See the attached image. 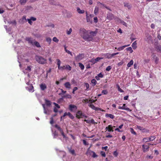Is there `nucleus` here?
I'll list each match as a JSON object with an SVG mask.
<instances>
[{
	"instance_id": "f257e3e1",
	"label": "nucleus",
	"mask_w": 161,
	"mask_h": 161,
	"mask_svg": "<svg viewBox=\"0 0 161 161\" xmlns=\"http://www.w3.org/2000/svg\"><path fill=\"white\" fill-rule=\"evenodd\" d=\"M88 32L84 28H81L80 29V36L85 39L88 38Z\"/></svg>"
},
{
	"instance_id": "f03ea898",
	"label": "nucleus",
	"mask_w": 161,
	"mask_h": 161,
	"mask_svg": "<svg viewBox=\"0 0 161 161\" xmlns=\"http://www.w3.org/2000/svg\"><path fill=\"white\" fill-rule=\"evenodd\" d=\"M35 59L36 61L40 64H44L46 62V60L42 56L36 55Z\"/></svg>"
},
{
	"instance_id": "7ed1b4c3",
	"label": "nucleus",
	"mask_w": 161,
	"mask_h": 161,
	"mask_svg": "<svg viewBox=\"0 0 161 161\" xmlns=\"http://www.w3.org/2000/svg\"><path fill=\"white\" fill-rule=\"evenodd\" d=\"M76 117L78 119L82 118L83 117L87 118V116L85 114L82 113V111L81 110L78 111L76 114Z\"/></svg>"
},
{
	"instance_id": "20e7f679",
	"label": "nucleus",
	"mask_w": 161,
	"mask_h": 161,
	"mask_svg": "<svg viewBox=\"0 0 161 161\" xmlns=\"http://www.w3.org/2000/svg\"><path fill=\"white\" fill-rule=\"evenodd\" d=\"M96 34L97 32L95 31L90 32L89 33H88L87 35L88 37V38L87 39H89V40L92 39L93 37L96 36Z\"/></svg>"
},
{
	"instance_id": "39448f33",
	"label": "nucleus",
	"mask_w": 161,
	"mask_h": 161,
	"mask_svg": "<svg viewBox=\"0 0 161 161\" xmlns=\"http://www.w3.org/2000/svg\"><path fill=\"white\" fill-rule=\"evenodd\" d=\"M149 145H153V144H148V145H142V151L144 153H145L147 152L149 150Z\"/></svg>"
},
{
	"instance_id": "423d86ee",
	"label": "nucleus",
	"mask_w": 161,
	"mask_h": 161,
	"mask_svg": "<svg viewBox=\"0 0 161 161\" xmlns=\"http://www.w3.org/2000/svg\"><path fill=\"white\" fill-rule=\"evenodd\" d=\"M55 127L60 132L61 134V135L63 136V137L65 138L66 136L63 131V129H61L59 125L57 124L55 125Z\"/></svg>"
},
{
	"instance_id": "0eeeda50",
	"label": "nucleus",
	"mask_w": 161,
	"mask_h": 161,
	"mask_svg": "<svg viewBox=\"0 0 161 161\" xmlns=\"http://www.w3.org/2000/svg\"><path fill=\"white\" fill-rule=\"evenodd\" d=\"M84 57V54H80L75 57V59L76 61L78 62L82 60Z\"/></svg>"
},
{
	"instance_id": "6e6552de",
	"label": "nucleus",
	"mask_w": 161,
	"mask_h": 161,
	"mask_svg": "<svg viewBox=\"0 0 161 161\" xmlns=\"http://www.w3.org/2000/svg\"><path fill=\"white\" fill-rule=\"evenodd\" d=\"M123 106H119L118 107L119 109H121L129 111H131V110L128 108L126 107L125 106L126 104H124L123 105Z\"/></svg>"
},
{
	"instance_id": "1a4fd4ad",
	"label": "nucleus",
	"mask_w": 161,
	"mask_h": 161,
	"mask_svg": "<svg viewBox=\"0 0 161 161\" xmlns=\"http://www.w3.org/2000/svg\"><path fill=\"white\" fill-rule=\"evenodd\" d=\"M105 130H108L109 132H113L114 131L113 126L111 125H109L107 127H106Z\"/></svg>"
},
{
	"instance_id": "9d476101",
	"label": "nucleus",
	"mask_w": 161,
	"mask_h": 161,
	"mask_svg": "<svg viewBox=\"0 0 161 161\" xmlns=\"http://www.w3.org/2000/svg\"><path fill=\"white\" fill-rule=\"evenodd\" d=\"M131 42H130L129 44H127V45H124V46H122V47H118V48H117L116 47H115V49H117V50L119 51H121V50H123L125 48V47H128L129 46H130V44L131 43Z\"/></svg>"
},
{
	"instance_id": "9b49d317",
	"label": "nucleus",
	"mask_w": 161,
	"mask_h": 161,
	"mask_svg": "<svg viewBox=\"0 0 161 161\" xmlns=\"http://www.w3.org/2000/svg\"><path fill=\"white\" fill-rule=\"evenodd\" d=\"M107 18L108 19L110 20L113 19L114 18V17L113 14L109 13L107 15Z\"/></svg>"
},
{
	"instance_id": "f8f14e48",
	"label": "nucleus",
	"mask_w": 161,
	"mask_h": 161,
	"mask_svg": "<svg viewBox=\"0 0 161 161\" xmlns=\"http://www.w3.org/2000/svg\"><path fill=\"white\" fill-rule=\"evenodd\" d=\"M137 128L139 130L142 131V132H147L148 131V130L147 129L140 126L137 125Z\"/></svg>"
},
{
	"instance_id": "ddd939ff",
	"label": "nucleus",
	"mask_w": 161,
	"mask_h": 161,
	"mask_svg": "<svg viewBox=\"0 0 161 161\" xmlns=\"http://www.w3.org/2000/svg\"><path fill=\"white\" fill-rule=\"evenodd\" d=\"M29 87H26V89L30 92H33L34 91V88L32 84H30Z\"/></svg>"
},
{
	"instance_id": "4468645a",
	"label": "nucleus",
	"mask_w": 161,
	"mask_h": 161,
	"mask_svg": "<svg viewBox=\"0 0 161 161\" xmlns=\"http://www.w3.org/2000/svg\"><path fill=\"white\" fill-rule=\"evenodd\" d=\"M40 89L42 91H44L47 88V86L45 84L42 83L40 85Z\"/></svg>"
},
{
	"instance_id": "2eb2a0df",
	"label": "nucleus",
	"mask_w": 161,
	"mask_h": 161,
	"mask_svg": "<svg viewBox=\"0 0 161 161\" xmlns=\"http://www.w3.org/2000/svg\"><path fill=\"white\" fill-rule=\"evenodd\" d=\"M69 108L70 111H73V109L76 110L77 109V107L76 106L74 105L70 104L69 106Z\"/></svg>"
},
{
	"instance_id": "dca6fc26",
	"label": "nucleus",
	"mask_w": 161,
	"mask_h": 161,
	"mask_svg": "<svg viewBox=\"0 0 161 161\" xmlns=\"http://www.w3.org/2000/svg\"><path fill=\"white\" fill-rule=\"evenodd\" d=\"M86 19L87 22L88 23H90L92 24V17H90L88 16L87 14V13L86 12Z\"/></svg>"
},
{
	"instance_id": "f3484780",
	"label": "nucleus",
	"mask_w": 161,
	"mask_h": 161,
	"mask_svg": "<svg viewBox=\"0 0 161 161\" xmlns=\"http://www.w3.org/2000/svg\"><path fill=\"white\" fill-rule=\"evenodd\" d=\"M64 86L65 88L68 89H70L71 88V85L69 82H65L64 84Z\"/></svg>"
},
{
	"instance_id": "a211bd4d",
	"label": "nucleus",
	"mask_w": 161,
	"mask_h": 161,
	"mask_svg": "<svg viewBox=\"0 0 161 161\" xmlns=\"http://www.w3.org/2000/svg\"><path fill=\"white\" fill-rule=\"evenodd\" d=\"M97 5L98 6L100 7L101 8H103L106 7V5L104 4L101 3L100 2H98L97 3Z\"/></svg>"
},
{
	"instance_id": "6ab92c4d",
	"label": "nucleus",
	"mask_w": 161,
	"mask_h": 161,
	"mask_svg": "<svg viewBox=\"0 0 161 161\" xmlns=\"http://www.w3.org/2000/svg\"><path fill=\"white\" fill-rule=\"evenodd\" d=\"M105 117L106 118L109 117L112 119H113L114 118V115L111 114H105Z\"/></svg>"
},
{
	"instance_id": "aec40b11",
	"label": "nucleus",
	"mask_w": 161,
	"mask_h": 161,
	"mask_svg": "<svg viewBox=\"0 0 161 161\" xmlns=\"http://www.w3.org/2000/svg\"><path fill=\"white\" fill-rule=\"evenodd\" d=\"M155 48L156 49V51L158 52H161V47L160 45H155Z\"/></svg>"
},
{
	"instance_id": "412c9836",
	"label": "nucleus",
	"mask_w": 161,
	"mask_h": 161,
	"mask_svg": "<svg viewBox=\"0 0 161 161\" xmlns=\"http://www.w3.org/2000/svg\"><path fill=\"white\" fill-rule=\"evenodd\" d=\"M102 55L103 56H104L106 57V58H107L108 59H110L111 58V54L109 53H103L102 54Z\"/></svg>"
},
{
	"instance_id": "4be33fe9",
	"label": "nucleus",
	"mask_w": 161,
	"mask_h": 161,
	"mask_svg": "<svg viewBox=\"0 0 161 161\" xmlns=\"http://www.w3.org/2000/svg\"><path fill=\"white\" fill-rule=\"evenodd\" d=\"M77 11L79 14H83L85 12L84 10H81L79 7L77 8Z\"/></svg>"
},
{
	"instance_id": "5701e85b",
	"label": "nucleus",
	"mask_w": 161,
	"mask_h": 161,
	"mask_svg": "<svg viewBox=\"0 0 161 161\" xmlns=\"http://www.w3.org/2000/svg\"><path fill=\"white\" fill-rule=\"evenodd\" d=\"M153 58L154 59V62L156 64H157L158 63V61L159 60L158 58L156 57L155 55L153 56Z\"/></svg>"
},
{
	"instance_id": "b1692460",
	"label": "nucleus",
	"mask_w": 161,
	"mask_h": 161,
	"mask_svg": "<svg viewBox=\"0 0 161 161\" xmlns=\"http://www.w3.org/2000/svg\"><path fill=\"white\" fill-rule=\"evenodd\" d=\"M69 152L72 155H75V151L74 149H72L71 148H68Z\"/></svg>"
},
{
	"instance_id": "393cba45",
	"label": "nucleus",
	"mask_w": 161,
	"mask_h": 161,
	"mask_svg": "<svg viewBox=\"0 0 161 161\" xmlns=\"http://www.w3.org/2000/svg\"><path fill=\"white\" fill-rule=\"evenodd\" d=\"M45 103L47 106H50L51 105V103L50 101L47 100V99L45 100Z\"/></svg>"
},
{
	"instance_id": "a878e982",
	"label": "nucleus",
	"mask_w": 161,
	"mask_h": 161,
	"mask_svg": "<svg viewBox=\"0 0 161 161\" xmlns=\"http://www.w3.org/2000/svg\"><path fill=\"white\" fill-rule=\"evenodd\" d=\"M63 98H66L68 99H71L72 97L71 95L69 94H67L65 95L63 97Z\"/></svg>"
},
{
	"instance_id": "bb28decb",
	"label": "nucleus",
	"mask_w": 161,
	"mask_h": 161,
	"mask_svg": "<svg viewBox=\"0 0 161 161\" xmlns=\"http://www.w3.org/2000/svg\"><path fill=\"white\" fill-rule=\"evenodd\" d=\"M94 12L95 15H97L98 13V8L97 7H95Z\"/></svg>"
},
{
	"instance_id": "cd10ccee",
	"label": "nucleus",
	"mask_w": 161,
	"mask_h": 161,
	"mask_svg": "<svg viewBox=\"0 0 161 161\" xmlns=\"http://www.w3.org/2000/svg\"><path fill=\"white\" fill-rule=\"evenodd\" d=\"M124 6L125 7H126L129 9H130L131 8V6L129 4V3H124Z\"/></svg>"
},
{
	"instance_id": "c85d7f7f",
	"label": "nucleus",
	"mask_w": 161,
	"mask_h": 161,
	"mask_svg": "<svg viewBox=\"0 0 161 161\" xmlns=\"http://www.w3.org/2000/svg\"><path fill=\"white\" fill-rule=\"evenodd\" d=\"M56 61L57 62V64L58 65V68L59 69V68L61 67L60 66V64H61V61H60V60L58 59H57Z\"/></svg>"
},
{
	"instance_id": "c756f323",
	"label": "nucleus",
	"mask_w": 161,
	"mask_h": 161,
	"mask_svg": "<svg viewBox=\"0 0 161 161\" xmlns=\"http://www.w3.org/2000/svg\"><path fill=\"white\" fill-rule=\"evenodd\" d=\"M132 46L133 49H135L137 47L136 41H135L132 44Z\"/></svg>"
},
{
	"instance_id": "7c9ffc66",
	"label": "nucleus",
	"mask_w": 161,
	"mask_h": 161,
	"mask_svg": "<svg viewBox=\"0 0 161 161\" xmlns=\"http://www.w3.org/2000/svg\"><path fill=\"white\" fill-rule=\"evenodd\" d=\"M133 61L132 60H131L127 64V66L128 67H130L131 66V65L133 64Z\"/></svg>"
},
{
	"instance_id": "2f4dec72",
	"label": "nucleus",
	"mask_w": 161,
	"mask_h": 161,
	"mask_svg": "<svg viewBox=\"0 0 161 161\" xmlns=\"http://www.w3.org/2000/svg\"><path fill=\"white\" fill-rule=\"evenodd\" d=\"M88 106L93 109L95 110L96 108V107L92 103H89Z\"/></svg>"
},
{
	"instance_id": "473e14b6",
	"label": "nucleus",
	"mask_w": 161,
	"mask_h": 161,
	"mask_svg": "<svg viewBox=\"0 0 161 161\" xmlns=\"http://www.w3.org/2000/svg\"><path fill=\"white\" fill-rule=\"evenodd\" d=\"M27 0H20L19 2L22 5H24L27 2Z\"/></svg>"
},
{
	"instance_id": "72a5a7b5",
	"label": "nucleus",
	"mask_w": 161,
	"mask_h": 161,
	"mask_svg": "<svg viewBox=\"0 0 161 161\" xmlns=\"http://www.w3.org/2000/svg\"><path fill=\"white\" fill-rule=\"evenodd\" d=\"M91 82L93 86H95L97 84V81L95 79H93L91 80Z\"/></svg>"
},
{
	"instance_id": "f704fd0d",
	"label": "nucleus",
	"mask_w": 161,
	"mask_h": 161,
	"mask_svg": "<svg viewBox=\"0 0 161 161\" xmlns=\"http://www.w3.org/2000/svg\"><path fill=\"white\" fill-rule=\"evenodd\" d=\"M79 67H80V68L81 69L83 70L84 69V68H85L83 64H82L80 63H79Z\"/></svg>"
},
{
	"instance_id": "c9c22d12",
	"label": "nucleus",
	"mask_w": 161,
	"mask_h": 161,
	"mask_svg": "<svg viewBox=\"0 0 161 161\" xmlns=\"http://www.w3.org/2000/svg\"><path fill=\"white\" fill-rule=\"evenodd\" d=\"M65 69L70 71L71 69V67L69 65H66L65 66Z\"/></svg>"
},
{
	"instance_id": "e433bc0d",
	"label": "nucleus",
	"mask_w": 161,
	"mask_h": 161,
	"mask_svg": "<svg viewBox=\"0 0 161 161\" xmlns=\"http://www.w3.org/2000/svg\"><path fill=\"white\" fill-rule=\"evenodd\" d=\"M119 22L123 25L127 26V24L124 21L120 19H119Z\"/></svg>"
},
{
	"instance_id": "4c0bfd02",
	"label": "nucleus",
	"mask_w": 161,
	"mask_h": 161,
	"mask_svg": "<svg viewBox=\"0 0 161 161\" xmlns=\"http://www.w3.org/2000/svg\"><path fill=\"white\" fill-rule=\"evenodd\" d=\"M8 23L10 24H12L15 25H16V22L15 20H14L12 21H10L8 22Z\"/></svg>"
},
{
	"instance_id": "58836bf2",
	"label": "nucleus",
	"mask_w": 161,
	"mask_h": 161,
	"mask_svg": "<svg viewBox=\"0 0 161 161\" xmlns=\"http://www.w3.org/2000/svg\"><path fill=\"white\" fill-rule=\"evenodd\" d=\"M91 152L93 153V154L92 156V157L93 158H95L98 157V155H97L93 151H91Z\"/></svg>"
},
{
	"instance_id": "ea45409f",
	"label": "nucleus",
	"mask_w": 161,
	"mask_h": 161,
	"mask_svg": "<svg viewBox=\"0 0 161 161\" xmlns=\"http://www.w3.org/2000/svg\"><path fill=\"white\" fill-rule=\"evenodd\" d=\"M126 49L128 51H130V53H132L133 52L132 48L131 47H127Z\"/></svg>"
},
{
	"instance_id": "a19ab883",
	"label": "nucleus",
	"mask_w": 161,
	"mask_h": 161,
	"mask_svg": "<svg viewBox=\"0 0 161 161\" xmlns=\"http://www.w3.org/2000/svg\"><path fill=\"white\" fill-rule=\"evenodd\" d=\"M84 84L86 88V90L88 91V90H89V84L88 83H85Z\"/></svg>"
},
{
	"instance_id": "79ce46f5",
	"label": "nucleus",
	"mask_w": 161,
	"mask_h": 161,
	"mask_svg": "<svg viewBox=\"0 0 161 161\" xmlns=\"http://www.w3.org/2000/svg\"><path fill=\"white\" fill-rule=\"evenodd\" d=\"M102 94L106 95L108 93V91L107 90H103L102 92Z\"/></svg>"
},
{
	"instance_id": "37998d69",
	"label": "nucleus",
	"mask_w": 161,
	"mask_h": 161,
	"mask_svg": "<svg viewBox=\"0 0 161 161\" xmlns=\"http://www.w3.org/2000/svg\"><path fill=\"white\" fill-rule=\"evenodd\" d=\"M150 140L149 138L146 137V138H144L143 139V142H149V141H150V140Z\"/></svg>"
},
{
	"instance_id": "c03bdc74",
	"label": "nucleus",
	"mask_w": 161,
	"mask_h": 161,
	"mask_svg": "<svg viewBox=\"0 0 161 161\" xmlns=\"http://www.w3.org/2000/svg\"><path fill=\"white\" fill-rule=\"evenodd\" d=\"M34 45L37 47H41L39 43L36 41L34 42Z\"/></svg>"
},
{
	"instance_id": "a18cd8bd",
	"label": "nucleus",
	"mask_w": 161,
	"mask_h": 161,
	"mask_svg": "<svg viewBox=\"0 0 161 161\" xmlns=\"http://www.w3.org/2000/svg\"><path fill=\"white\" fill-rule=\"evenodd\" d=\"M53 138H55L57 136H58V133L56 131H55L53 133Z\"/></svg>"
},
{
	"instance_id": "49530a36",
	"label": "nucleus",
	"mask_w": 161,
	"mask_h": 161,
	"mask_svg": "<svg viewBox=\"0 0 161 161\" xmlns=\"http://www.w3.org/2000/svg\"><path fill=\"white\" fill-rule=\"evenodd\" d=\"M117 87L118 88V90L120 92H124V91L123 90H122L121 88H120L119 86L118 85H117Z\"/></svg>"
},
{
	"instance_id": "de8ad7c7",
	"label": "nucleus",
	"mask_w": 161,
	"mask_h": 161,
	"mask_svg": "<svg viewBox=\"0 0 161 161\" xmlns=\"http://www.w3.org/2000/svg\"><path fill=\"white\" fill-rule=\"evenodd\" d=\"M149 138L150 139L149 140L150 141H153L156 138L155 136H151Z\"/></svg>"
},
{
	"instance_id": "09e8293b",
	"label": "nucleus",
	"mask_w": 161,
	"mask_h": 161,
	"mask_svg": "<svg viewBox=\"0 0 161 161\" xmlns=\"http://www.w3.org/2000/svg\"><path fill=\"white\" fill-rule=\"evenodd\" d=\"M119 53V52H117V53H113L112 54H111V58H113V57H114V58L115 57L114 56L115 55H116L117 54H118Z\"/></svg>"
},
{
	"instance_id": "8fccbe9b",
	"label": "nucleus",
	"mask_w": 161,
	"mask_h": 161,
	"mask_svg": "<svg viewBox=\"0 0 161 161\" xmlns=\"http://www.w3.org/2000/svg\"><path fill=\"white\" fill-rule=\"evenodd\" d=\"M72 28H70L69 29V30H67V31H66V33H67V34L69 35H70L72 31Z\"/></svg>"
},
{
	"instance_id": "3c124183",
	"label": "nucleus",
	"mask_w": 161,
	"mask_h": 161,
	"mask_svg": "<svg viewBox=\"0 0 161 161\" xmlns=\"http://www.w3.org/2000/svg\"><path fill=\"white\" fill-rule=\"evenodd\" d=\"M103 58L102 57H97L96 58H95V60L96 61V63L99 60L103 59Z\"/></svg>"
},
{
	"instance_id": "603ef678",
	"label": "nucleus",
	"mask_w": 161,
	"mask_h": 161,
	"mask_svg": "<svg viewBox=\"0 0 161 161\" xmlns=\"http://www.w3.org/2000/svg\"><path fill=\"white\" fill-rule=\"evenodd\" d=\"M95 110L96 111L100 110V111H102V112H105V111L104 110L102 109L101 108H97V107H96V108H95Z\"/></svg>"
},
{
	"instance_id": "864d4df0",
	"label": "nucleus",
	"mask_w": 161,
	"mask_h": 161,
	"mask_svg": "<svg viewBox=\"0 0 161 161\" xmlns=\"http://www.w3.org/2000/svg\"><path fill=\"white\" fill-rule=\"evenodd\" d=\"M68 114H69V115L68 116L71 119H73L74 118V116L70 113L69 112Z\"/></svg>"
},
{
	"instance_id": "5fc2aeb1",
	"label": "nucleus",
	"mask_w": 161,
	"mask_h": 161,
	"mask_svg": "<svg viewBox=\"0 0 161 161\" xmlns=\"http://www.w3.org/2000/svg\"><path fill=\"white\" fill-rule=\"evenodd\" d=\"M49 3L53 5H55V2L54 0H49Z\"/></svg>"
},
{
	"instance_id": "6e6d98bb",
	"label": "nucleus",
	"mask_w": 161,
	"mask_h": 161,
	"mask_svg": "<svg viewBox=\"0 0 161 161\" xmlns=\"http://www.w3.org/2000/svg\"><path fill=\"white\" fill-rule=\"evenodd\" d=\"M112 68V67L110 66H108L106 68V70L107 71H109Z\"/></svg>"
},
{
	"instance_id": "4d7b16f0",
	"label": "nucleus",
	"mask_w": 161,
	"mask_h": 161,
	"mask_svg": "<svg viewBox=\"0 0 161 161\" xmlns=\"http://www.w3.org/2000/svg\"><path fill=\"white\" fill-rule=\"evenodd\" d=\"M130 131L131 133L134 135L136 134V133L135 131H134V129L133 128H130Z\"/></svg>"
},
{
	"instance_id": "13d9d810",
	"label": "nucleus",
	"mask_w": 161,
	"mask_h": 161,
	"mask_svg": "<svg viewBox=\"0 0 161 161\" xmlns=\"http://www.w3.org/2000/svg\"><path fill=\"white\" fill-rule=\"evenodd\" d=\"M60 90L61 91L62 93L59 94V95L64 94L66 92V91H64L63 90V89H60Z\"/></svg>"
},
{
	"instance_id": "bf43d9fd",
	"label": "nucleus",
	"mask_w": 161,
	"mask_h": 161,
	"mask_svg": "<svg viewBox=\"0 0 161 161\" xmlns=\"http://www.w3.org/2000/svg\"><path fill=\"white\" fill-rule=\"evenodd\" d=\"M97 100L96 99L94 100V99H89V101H90V103H94L96 102V101Z\"/></svg>"
},
{
	"instance_id": "052dcab7",
	"label": "nucleus",
	"mask_w": 161,
	"mask_h": 161,
	"mask_svg": "<svg viewBox=\"0 0 161 161\" xmlns=\"http://www.w3.org/2000/svg\"><path fill=\"white\" fill-rule=\"evenodd\" d=\"M95 60V59L92 58L90 60V62H91L93 64H94L96 63V61Z\"/></svg>"
},
{
	"instance_id": "680f3d73",
	"label": "nucleus",
	"mask_w": 161,
	"mask_h": 161,
	"mask_svg": "<svg viewBox=\"0 0 161 161\" xmlns=\"http://www.w3.org/2000/svg\"><path fill=\"white\" fill-rule=\"evenodd\" d=\"M53 104H54L56 108H60V106L58 104L56 103H53Z\"/></svg>"
},
{
	"instance_id": "e2e57ef3",
	"label": "nucleus",
	"mask_w": 161,
	"mask_h": 161,
	"mask_svg": "<svg viewBox=\"0 0 161 161\" xmlns=\"http://www.w3.org/2000/svg\"><path fill=\"white\" fill-rule=\"evenodd\" d=\"M77 89H78L77 87H74L72 93L73 94H75V91H76V90H77Z\"/></svg>"
},
{
	"instance_id": "0e129e2a",
	"label": "nucleus",
	"mask_w": 161,
	"mask_h": 161,
	"mask_svg": "<svg viewBox=\"0 0 161 161\" xmlns=\"http://www.w3.org/2000/svg\"><path fill=\"white\" fill-rule=\"evenodd\" d=\"M97 76H98L100 78H102L103 77V75L102 73H100L97 75Z\"/></svg>"
},
{
	"instance_id": "69168bd1",
	"label": "nucleus",
	"mask_w": 161,
	"mask_h": 161,
	"mask_svg": "<svg viewBox=\"0 0 161 161\" xmlns=\"http://www.w3.org/2000/svg\"><path fill=\"white\" fill-rule=\"evenodd\" d=\"M113 155L115 157H117L118 155V153L116 151H115L113 153Z\"/></svg>"
},
{
	"instance_id": "338daca9",
	"label": "nucleus",
	"mask_w": 161,
	"mask_h": 161,
	"mask_svg": "<svg viewBox=\"0 0 161 161\" xmlns=\"http://www.w3.org/2000/svg\"><path fill=\"white\" fill-rule=\"evenodd\" d=\"M94 22L96 23L97 22L98 19L97 17H96L94 18Z\"/></svg>"
},
{
	"instance_id": "774afa93",
	"label": "nucleus",
	"mask_w": 161,
	"mask_h": 161,
	"mask_svg": "<svg viewBox=\"0 0 161 161\" xmlns=\"http://www.w3.org/2000/svg\"><path fill=\"white\" fill-rule=\"evenodd\" d=\"M84 101L85 103H90L89 99H88L86 98L84 100Z\"/></svg>"
}]
</instances>
